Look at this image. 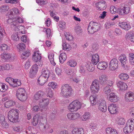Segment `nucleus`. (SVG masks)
Instances as JSON below:
<instances>
[{
  "label": "nucleus",
  "instance_id": "39448f33",
  "mask_svg": "<svg viewBox=\"0 0 134 134\" xmlns=\"http://www.w3.org/2000/svg\"><path fill=\"white\" fill-rule=\"evenodd\" d=\"M134 129V119H132L128 120L125 127L123 129V131L125 133H129L132 132Z\"/></svg>",
  "mask_w": 134,
  "mask_h": 134
},
{
  "label": "nucleus",
  "instance_id": "9d476101",
  "mask_svg": "<svg viewBox=\"0 0 134 134\" xmlns=\"http://www.w3.org/2000/svg\"><path fill=\"white\" fill-rule=\"evenodd\" d=\"M38 65L36 64L33 65L31 68L29 72V76L31 78H33L35 76L38 71Z\"/></svg>",
  "mask_w": 134,
  "mask_h": 134
},
{
  "label": "nucleus",
  "instance_id": "a878e982",
  "mask_svg": "<svg viewBox=\"0 0 134 134\" xmlns=\"http://www.w3.org/2000/svg\"><path fill=\"white\" fill-rule=\"evenodd\" d=\"M84 65H85L87 70L90 71H92L94 69V66L90 62H87L84 63Z\"/></svg>",
  "mask_w": 134,
  "mask_h": 134
},
{
  "label": "nucleus",
  "instance_id": "13d9d810",
  "mask_svg": "<svg viewBox=\"0 0 134 134\" xmlns=\"http://www.w3.org/2000/svg\"><path fill=\"white\" fill-rule=\"evenodd\" d=\"M50 15L51 16L53 17L54 19H56V21H57L59 20V18L58 17L56 16V14L55 13H53V12L50 11Z\"/></svg>",
  "mask_w": 134,
  "mask_h": 134
},
{
  "label": "nucleus",
  "instance_id": "4be33fe9",
  "mask_svg": "<svg viewBox=\"0 0 134 134\" xmlns=\"http://www.w3.org/2000/svg\"><path fill=\"white\" fill-rule=\"evenodd\" d=\"M5 120V116L2 114H0V124L3 127L6 128L8 127V125Z\"/></svg>",
  "mask_w": 134,
  "mask_h": 134
},
{
  "label": "nucleus",
  "instance_id": "680f3d73",
  "mask_svg": "<svg viewBox=\"0 0 134 134\" xmlns=\"http://www.w3.org/2000/svg\"><path fill=\"white\" fill-rule=\"evenodd\" d=\"M128 36H129V38L130 41L134 42V34L132 33L129 35L128 34L126 35V37H127Z\"/></svg>",
  "mask_w": 134,
  "mask_h": 134
},
{
  "label": "nucleus",
  "instance_id": "603ef678",
  "mask_svg": "<svg viewBox=\"0 0 134 134\" xmlns=\"http://www.w3.org/2000/svg\"><path fill=\"white\" fill-rule=\"evenodd\" d=\"M111 89L109 86H107L104 88L103 91L105 94H108L111 91Z\"/></svg>",
  "mask_w": 134,
  "mask_h": 134
},
{
  "label": "nucleus",
  "instance_id": "72a5a7b5",
  "mask_svg": "<svg viewBox=\"0 0 134 134\" xmlns=\"http://www.w3.org/2000/svg\"><path fill=\"white\" fill-rule=\"evenodd\" d=\"M41 75L44 76L46 78H48L50 75V71L47 70L46 68H43L42 69Z\"/></svg>",
  "mask_w": 134,
  "mask_h": 134
},
{
  "label": "nucleus",
  "instance_id": "f704fd0d",
  "mask_svg": "<svg viewBox=\"0 0 134 134\" xmlns=\"http://www.w3.org/2000/svg\"><path fill=\"white\" fill-rule=\"evenodd\" d=\"M106 134H118L117 132L111 127H108L106 130Z\"/></svg>",
  "mask_w": 134,
  "mask_h": 134
},
{
  "label": "nucleus",
  "instance_id": "774afa93",
  "mask_svg": "<svg viewBox=\"0 0 134 134\" xmlns=\"http://www.w3.org/2000/svg\"><path fill=\"white\" fill-rule=\"evenodd\" d=\"M110 12L112 14H115L116 12V9L114 6L111 7L110 8Z\"/></svg>",
  "mask_w": 134,
  "mask_h": 134
},
{
  "label": "nucleus",
  "instance_id": "5fc2aeb1",
  "mask_svg": "<svg viewBox=\"0 0 134 134\" xmlns=\"http://www.w3.org/2000/svg\"><path fill=\"white\" fill-rule=\"evenodd\" d=\"M2 66L3 67V70H9L13 68L12 65L10 64H7Z\"/></svg>",
  "mask_w": 134,
  "mask_h": 134
},
{
  "label": "nucleus",
  "instance_id": "423d86ee",
  "mask_svg": "<svg viewBox=\"0 0 134 134\" xmlns=\"http://www.w3.org/2000/svg\"><path fill=\"white\" fill-rule=\"evenodd\" d=\"M81 106L80 102L77 100H75L70 104L68 107V109L71 111H76L81 108Z\"/></svg>",
  "mask_w": 134,
  "mask_h": 134
},
{
  "label": "nucleus",
  "instance_id": "6ab92c4d",
  "mask_svg": "<svg viewBox=\"0 0 134 134\" xmlns=\"http://www.w3.org/2000/svg\"><path fill=\"white\" fill-rule=\"evenodd\" d=\"M99 61V57L98 54H94L92 55L91 62L93 65H96Z\"/></svg>",
  "mask_w": 134,
  "mask_h": 134
},
{
  "label": "nucleus",
  "instance_id": "0e129e2a",
  "mask_svg": "<svg viewBox=\"0 0 134 134\" xmlns=\"http://www.w3.org/2000/svg\"><path fill=\"white\" fill-rule=\"evenodd\" d=\"M57 74L58 75H60L62 72V70L60 68L56 67L55 69Z\"/></svg>",
  "mask_w": 134,
  "mask_h": 134
},
{
  "label": "nucleus",
  "instance_id": "8fccbe9b",
  "mask_svg": "<svg viewBox=\"0 0 134 134\" xmlns=\"http://www.w3.org/2000/svg\"><path fill=\"white\" fill-rule=\"evenodd\" d=\"M46 92L47 93V96L51 98L53 96V93L52 90L49 88H47L46 89Z\"/></svg>",
  "mask_w": 134,
  "mask_h": 134
},
{
  "label": "nucleus",
  "instance_id": "ea45409f",
  "mask_svg": "<svg viewBox=\"0 0 134 134\" xmlns=\"http://www.w3.org/2000/svg\"><path fill=\"white\" fill-rule=\"evenodd\" d=\"M54 54L53 53H51L49 54L48 55V57L50 62L53 65L55 66L56 63H55L53 57Z\"/></svg>",
  "mask_w": 134,
  "mask_h": 134
},
{
  "label": "nucleus",
  "instance_id": "4d7b16f0",
  "mask_svg": "<svg viewBox=\"0 0 134 134\" xmlns=\"http://www.w3.org/2000/svg\"><path fill=\"white\" fill-rule=\"evenodd\" d=\"M36 2L38 4L41 5L46 4L47 3L46 0H36Z\"/></svg>",
  "mask_w": 134,
  "mask_h": 134
},
{
  "label": "nucleus",
  "instance_id": "c756f323",
  "mask_svg": "<svg viewBox=\"0 0 134 134\" xmlns=\"http://www.w3.org/2000/svg\"><path fill=\"white\" fill-rule=\"evenodd\" d=\"M119 26L126 30H129L131 27L129 24L126 22H121L120 23Z\"/></svg>",
  "mask_w": 134,
  "mask_h": 134
},
{
  "label": "nucleus",
  "instance_id": "a211bd4d",
  "mask_svg": "<svg viewBox=\"0 0 134 134\" xmlns=\"http://www.w3.org/2000/svg\"><path fill=\"white\" fill-rule=\"evenodd\" d=\"M67 116L69 119L74 120L78 118L80 116V115L79 114L77 113H70L67 114Z\"/></svg>",
  "mask_w": 134,
  "mask_h": 134
},
{
  "label": "nucleus",
  "instance_id": "393cba45",
  "mask_svg": "<svg viewBox=\"0 0 134 134\" xmlns=\"http://www.w3.org/2000/svg\"><path fill=\"white\" fill-rule=\"evenodd\" d=\"M118 86L121 90H125L127 89V86L126 83L121 81H119L117 83Z\"/></svg>",
  "mask_w": 134,
  "mask_h": 134
},
{
  "label": "nucleus",
  "instance_id": "ddd939ff",
  "mask_svg": "<svg viewBox=\"0 0 134 134\" xmlns=\"http://www.w3.org/2000/svg\"><path fill=\"white\" fill-rule=\"evenodd\" d=\"M107 98L108 100L111 102H116L118 100V97L117 95L114 92H111L107 96Z\"/></svg>",
  "mask_w": 134,
  "mask_h": 134
},
{
  "label": "nucleus",
  "instance_id": "7c9ffc66",
  "mask_svg": "<svg viewBox=\"0 0 134 134\" xmlns=\"http://www.w3.org/2000/svg\"><path fill=\"white\" fill-rule=\"evenodd\" d=\"M39 127L40 130L42 131H44L48 130L49 127V125L46 124H44L42 123H39Z\"/></svg>",
  "mask_w": 134,
  "mask_h": 134
},
{
  "label": "nucleus",
  "instance_id": "e2e57ef3",
  "mask_svg": "<svg viewBox=\"0 0 134 134\" xmlns=\"http://www.w3.org/2000/svg\"><path fill=\"white\" fill-rule=\"evenodd\" d=\"M48 86L52 87L53 89L56 87L57 83L53 82H51L48 84Z\"/></svg>",
  "mask_w": 134,
  "mask_h": 134
},
{
  "label": "nucleus",
  "instance_id": "9b49d317",
  "mask_svg": "<svg viewBox=\"0 0 134 134\" xmlns=\"http://www.w3.org/2000/svg\"><path fill=\"white\" fill-rule=\"evenodd\" d=\"M97 9L99 10H103L107 8V4L104 1H99L96 3Z\"/></svg>",
  "mask_w": 134,
  "mask_h": 134
},
{
  "label": "nucleus",
  "instance_id": "a19ab883",
  "mask_svg": "<svg viewBox=\"0 0 134 134\" xmlns=\"http://www.w3.org/2000/svg\"><path fill=\"white\" fill-rule=\"evenodd\" d=\"M119 77L122 80H126L128 79L129 76L126 74L122 73L119 75Z\"/></svg>",
  "mask_w": 134,
  "mask_h": 134
},
{
  "label": "nucleus",
  "instance_id": "f03ea898",
  "mask_svg": "<svg viewBox=\"0 0 134 134\" xmlns=\"http://www.w3.org/2000/svg\"><path fill=\"white\" fill-rule=\"evenodd\" d=\"M72 88L69 85L65 84L62 85L60 94L63 97L69 98L72 95Z\"/></svg>",
  "mask_w": 134,
  "mask_h": 134
},
{
  "label": "nucleus",
  "instance_id": "bb28decb",
  "mask_svg": "<svg viewBox=\"0 0 134 134\" xmlns=\"http://www.w3.org/2000/svg\"><path fill=\"white\" fill-rule=\"evenodd\" d=\"M1 58L4 60L9 59L13 60L14 59V57L10 54H3L1 55Z\"/></svg>",
  "mask_w": 134,
  "mask_h": 134
},
{
  "label": "nucleus",
  "instance_id": "69168bd1",
  "mask_svg": "<svg viewBox=\"0 0 134 134\" xmlns=\"http://www.w3.org/2000/svg\"><path fill=\"white\" fill-rule=\"evenodd\" d=\"M81 65L80 66V69L79 70V72L81 73L85 74V73L86 71L84 69V66L85 65Z\"/></svg>",
  "mask_w": 134,
  "mask_h": 134
},
{
  "label": "nucleus",
  "instance_id": "c9c22d12",
  "mask_svg": "<svg viewBox=\"0 0 134 134\" xmlns=\"http://www.w3.org/2000/svg\"><path fill=\"white\" fill-rule=\"evenodd\" d=\"M60 62L61 63H63L66 58V55L64 53H61L59 57Z\"/></svg>",
  "mask_w": 134,
  "mask_h": 134
},
{
  "label": "nucleus",
  "instance_id": "473e14b6",
  "mask_svg": "<svg viewBox=\"0 0 134 134\" xmlns=\"http://www.w3.org/2000/svg\"><path fill=\"white\" fill-rule=\"evenodd\" d=\"M19 13V10L18 9L14 8L10 9V11L8 13V15H11L13 16H14L17 15Z\"/></svg>",
  "mask_w": 134,
  "mask_h": 134
},
{
  "label": "nucleus",
  "instance_id": "864d4df0",
  "mask_svg": "<svg viewBox=\"0 0 134 134\" xmlns=\"http://www.w3.org/2000/svg\"><path fill=\"white\" fill-rule=\"evenodd\" d=\"M98 109H99L101 111H102L103 112H105L107 110V107L106 106V105H102V106H100L98 107Z\"/></svg>",
  "mask_w": 134,
  "mask_h": 134
},
{
  "label": "nucleus",
  "instance_id": "09e8293b",
  "mask_svg": "<svg viewBox=\"0 0 134 134\" xmlns=\"http://www.w3.org/2000/svg\"><path fill=\"white\" fill-rule=\"evenodd\" d=\"M67 64L71 67H75L77 63L73 60H69L67 63Z\"/></svg>",
  "mask_w": 134,
  "mask_h": 134
},
{
  "label": "nucleus",
  "instance_id": "dca6fc26",
  "mask_svg": "<svg viewBox=\"0 0 134 134\" xmlns=\"http://www.w3.org/2000/svg\"><path fill=\"white\" fill-rule=\"evenodd\" d=\"M119 60L121 63L122 66L125 68L127 66L126 63H127L126 55L125 54L120 55L119 57Z\"/></svg>",
  "mask_w": 134,
  "mask_h": 134
},
{
  "label": "nucleus",
  "instance_id": "052dcab7",
  "mask_svg": "<svg viewBox=\"0 0 134 134\" xmlns=\"http://www.w3.org/2000/svg\"><path fill=\"white\" fill-rule=\"evenodd\" d=\"M9 9V7L7 5H3L1 7V9L3 12L7 11Z\"/></svg>",
  "mask_w": 134,
  "mask_h": 134
},
{
  "label": "nucleus",
  "instance_id": "4c0bfd02",
  "mask_svg": "<svg viewBox=\"0 0 134 134\" xmlns=\"http://www.w3.org/2000/svg\"><path fill=\"white\" fill-rule=\"evenodd\" d=\"M30 55V52L29 51H24L22 52L21 57L24 59H26Z\"/></svg>",
  "mask_w": 134,
  "mask_h": 134
},
{
  "label": "nucleus",
  "instance_id": "bf43d9fd",
  "mask_svg": "<svg viewBox=\"0 0 134 134\" xmlns=\"http://www.w3.org/2000/svg\"><path fill=\"white\" fill-rule=\"evenodd\" d=\"M117 121V124L119 125H123L125 123V120L122 118H120Z\"/></svg>",
  "mask_w": 134,
  "mask_h": 134
},
{
  "label": "nucleus",
  "instance_id": "2eb2a0df",
  "mask_svg": "<svg viewBox=\"0 0 134 134\" xmlns=\"http://www.w3.org/2000/svg\"><path fill=\"white\" fill-rule=\"evenodd\" d=\"M108 109L110 113L112 114L115 113L118 110L116 105L113 104H109Z\"/></svg>",
  "mask_w": 134,
  "mask_h": 134
},
{
  "label": "nucleus",
  "instance_id": "1a4fd4ad",
  "mask_svg": "<svg viewBox=\"0 0 134 134\" xmlns=\"http://www.w3.org/2000/svg\"><path fill=\"white\" fill-rule=\"evenodd\" d=\"M118 61L116 58L112 59L109 62V69L110 71H113L117 69L118 66Z\"/></svg>",
  "mask_w": 134,
  "mask_h": 134
},
{
  "label": "nucleus",
  "instance_id": "6e6552de",
  "mask_svg": "<svg viewBox=\"0 0 134 134\" xmlns=\"http://www.w3.org/2000/svg\"><path fill=\"white\" fill-rule=\"evenodd\" d=\"M99 84L98 80H95L92 82L91 86V92L92 94L97 93L99 89Z\"/></svg>",
  "mask_w": 134,
  "mask_h": 134
},
{
  "label": "nucleus",
  "instance_id": "aec40b11",
  "mask_svg": "<svg viewBox=\"0 0 134 134\" xmlns=\"http://www.w3.org/2000/svg\"><path fill=\"white\" fill-rule=\"evenodd\" d=\"M48 79L44 76L41 75L38 79L37 82L39 84L42 86L47 81Z\"/></svg>",
  "mask_w": 134,
  "mask_h": 134
},
{
  "label": "nucleus",
  "instance_id": "3c124183",
  "mask_svg": "<svg viewBox=\"0 0 134 134\" xmlns=\"http://www.w3.org/2000/svg\"><path fill=\"white\" fill-rule=\"evenodd\" d=\"M65 36L66 40L68 41H70L73 39V37L69 32H66L65 34Z\"/></svg>",
  "mask_w": 134,
  "mask_h": 134
},
{
  "label": "nucleus",
  "instance_id": "c85d7f7f",
  "mask_svg": "<svg viewBox=\"0 0 134 134\" xmlns=\"http://www.w3.org/2000/svg\"><path fill=\"white\" fill-rule=\"evenodd\" d=\"M97 96L96 94L94 95L93 94V96H91L90 97V100L91 104L93 105L96 104L97 102Z\"/></svg>",
  "mask_w": 134,
  "mask_h": 134
},
{
  "label": "nucleus",
  "instance_id": "de8ad7c7",
  "mask_svg": "<svg viewBox=\"0 0 134 134\" xmlns=\"http://www.w3.org/2000/svg\"><path fill=\"white\" fill-rule=\"evenodd\" d=\"M0 48L1 51H5V50H8L9 49V47L5 44H2L0 45Z\"/></svg>",
  "mask_w": 134,
  "mask_h": 134
},
{
  "label": "nucleus",
  "instance_id": "412c9836",
  "mask_svg": "<svg viewBox=\"0 0 134 134\" xmlns=\"http://www.w3.org/2000/svg\"><path fill=\"white\" fill-rule=\"evenodd\" d=\"M44 92L41 90H39L34 95V99L38 100L42 98L44 95Z\"/></svg>",
  "mask_w": 134,
  "mask_h": 134
},
{
  "label": "nucleus",
  "instance_id": "7ed1b4c3",
  "mask_svg": "<svg viewBox=\"0 0 134 134\" xmlns=\"http://www.w3.org/2000/svg\"><path fill=\"white\" fill-rule=\"evenodd\" d=\"M100 25L98 23L94 21L90 22L88 27V32L90 34H93L100 29Z\"/></svg>",
  "mask_w": 134,
  "mask_h": 134
},
{
  "label": "nucleus",
  "instance_id": "e433bc0d",
  "mask_svg": "<svg viewBox=\"0 0 134 134\" xmlns=\"http://www.w3.org/2000/svg\"><path fill=\"white\" fill-rule=\"evenodd\" d=\"M62 46L63 50L68 51L70 49V46L68 44H67L65 41H63Z\"/></svg>",
  "mask_w": 134,
  "mask_h": 134
},
{
  "label": "nucleus",
  "instance_id": "79ce46f5",
  "mask_svg": "<svg viewBox=\"0 0 134 134\" xmlns=\"http://www.w3.org/2000/svg\"><path fill=\"white\" fill-rule=\"evenodd\" d=\"M25 44L22 43H19L17 46V48L19 49L20 51L25 50Z\"/></svg>",
  "mask_w": 134,
  "mask_h": 134
},
{
  "label": "nucleus",
  "instance_id": "37998d69",
  "mask_svg": "<svg viewBox=\"0 0 134 134\" xmlns=\"http://www.w3.org/2000/svg\"><path fill=\"white\" fill-rule=\"evenodd\" d=\"M129 58L130 63L134 65V54L131 53L129 54Z\"/></svg>",
  "mask_w": 134,
  "mask_h": 134
},
{
  "label": "nucleus",
  "instance_id": "c03bdc74",
  "mask_svg": "<svg viewBox=\"0 0 134 134\" xmlns=\"http://www.w3.org/2000/svg\"><path fill=\"white\" fill-rule=\"evenodd\" d=\"M7 86L4 83H0V91L2 92H4L7 90Z\"/></svg>",
  "mask_w": 134,
  "mask_h": 134
},
{
  "label": "nucleus",
  "instance_id": "4468645a",
  "mask_svg": "<svg viewBox=\"0 0 134 134\" xmlns=\"http://www.w3.org/2000/svg\"><path fill=\"white\" fill-rule=\"evenodd\" d=\"M125 99L127 102L133 101L134 100V93L131 92L126 93L125 96Z\"/></svg>",
  "mask_w": 134,
  "mask_h": 134
},
{
  "label": "nucleus",
  "instance_id": "f3484780",
  "mask_svg": "<svg viewBox=\"0 0 134 134\" xmlns=\"http://www.w3.org/2000/svg\"><path fill=\"white\" fill-rule=\"evenodd\" d=\"M39 51H37L34 52L33 55L32 59L35 62H37L40 60L41 58V54L39 53Z\"/></svg>",
  "mask_w": 134,
  "mask_h": 134
},
{
  "label": "nucleus",
  "instance_id": "f257e3e1",
  "mask_svg": "<svg viewBox=\"0 0 134 134\" xmlns=\"http://www.w3.org/2000/svg\"><path fill=\"white\" fill-rule=\"evenodd\" d=\"M49 99H48L43 98L40 101L39 104L41 106V108H39L38 106L35 105L32 108L33 111H38L40 110L41 112L44 111L47 109V105L48 104Z\"/></svg>",
  "mask_w": 134,
  "mask_h": 134
},
{
  "label": "nucleus",
  "instance_id": "49530a36",
  "mask_svg": "<svg viewBox=\"0 0 134 134\" xmlns=\"http://www.w3.org/2000/svg\"><path fill=\"white\" fill-rule=\"evenodd\" d=\"M98 107L102 106V105L104 106L106 105V102L105 100L103 99H99L97 102Z\"/></svg>",
  "mask_w": 134,
  "mask_h": 134
},
{
  "label": "nucleus",
  "instance_id": "6e6d98bb",
  "mask_svg": "<svg viewBox=\"0 0 134 134\" xmlns=\"http://www.w3.org/2000/svg\"><path fill=\"white\" fill-rule=\"evenodd\" d=\"M11 38L12 40L15 41L18 40L19 37L17 34L15 33L12 34L11 36Z\"/></svg>",
  "mask_w": 134,
  "mask_h": 134
},
{
  "label": "nucleus",
  "instance_id": "20e7f679",
  "mask_svg": "<svg viewBox=\"0 0 134 134\" xmlns=\"http://www.w3.org/2000/svg\"><path fill=\"white\" fill-rule=\"evenodd\" d=\"M19 110H18L12 109L8 112V118L11 122H15L19 117Z\"/></svg>",
  "mask_w": 134,
  "mask_h": 134
},
{
  "label": "nucleus",
  "instance_id": "cd10ccee",
  "mask_svg": "<svg viewBox=\"0 0 134 134\" xmlns=\"http://www.w3.org/2000/svg\"><path fill=\"white\" fill-rule=\"evenodd\" d=\"M15 102L13 100H9L6 102L4 103V107L7 108H9L14 106L15 105Z\"/></svg>",
  "mask_w": 134,
  "mask_h": 134
},
{
  "label": "nucleus",
  "instance_id": "a18cd8bd",
  "mask_svg": "<svg viewBox=\"0 0 134 134\" xmlns=\"http://www.w3.org/2000/svg\"><path fill=\"white\" fill-rule=\"evenodd\" d=\"M89 113H85L82 116V120L83 121H86L87 119H89L90 118L91 115Z\"/></svg>",
  "mask_w": 134,
  "mask_h": 134
},
{
  "label": "nucleus",
  "instance_id": "338daca9",
  "mask_svg": "<svg viewBox=\"0 0 134 134\" xmlns=\"http://www.w3.org/2000/svg\"><path fill=\"white\" fill-rule=\"evenodd\" d=\"M76 33H80L82 32V30L81 27L79 26H75L74 29Z\"/></svg>",
  "mask_w": 134,
  "mask_h": 134
},
{
  "label": "nucleus",
  "instance_id": "5701e85b",
  "mask_svg": "<svg viewBox=\"0 0 134 134\" xmlns=\"http://www.w3.org/2000/svg\"><path fill=\"white\" fill-rule=\"evenodd\" d=\"M108 81L107 76L105 75H102L99 78V81L101 85H104L106 84Z\"/></svg>",
  "mask_w": 134,
  "mask_h": 134
},
{
  "label": "nucleus",
  "instance_id": "f8f14e48",
  "mask_svg": "<svg viewBox=\"0 0 134 134\" xmlns=\"http://www.w3.org/2000/svg\"><path fill=\"white\" fill-rule=\"evenodd\" d=\"M130 7L128 5H125L124 7H122L119 10V13L121 15L127 14L130 12Z\"/></svg>",
  "mask_w": 134,
  "mask_h": 134
},
{
  "label": "nucleus",
  "instance_id": "0eeeda50",
  "mask_svg": "<svg viewBox=\"0 0 134 134\" xmlns=\"http://www.w3.org/2000/svg\"><path fill=\"white\" fill-rule=\"evenodd\" d=\"M16 96L17 98L21 101H25L27 96L25 90L23 88H19L16 91Z\"/></svg>",
  "mask_w": 134,
  "mask_h": 134
},
{
  "label": "nucleus",
  "instance_id": "b1692460",
  "mask_svg": "<svg viewBox=\"0 0 134 134\" xmlns=\"http://www.w3.org/2000/svg\"><path fill=\"white\" fill-rule=\"evenodd\" d=\"M108 63L105 62H100L97 65V67L100 70H105L108 66Z\"/></svg>",
  "mask_w": 134,
  "mask_h": 134
},
{
  "label": "nucleus",
  "instance_id": "2f4dec72",
  "mask_svg": "<svg viewBox=\"0 0 134 134\" xmlns=\"http://www.w3.org/2000/svg\"><path fill=\"white\" fill-rule=\"evenodd\" d=\"M73 134H84V130L82 128H75L72 131Z\"/></svg>",
  "mask_w": 134,
  "mask_h": 134
},
{
  "label": "nucleus",
  "instance_id": "58836bf2",
  "mask_svg": "<svg viewBox=\"0 0 134 134\" xmlns=\"http://www.w3.org/2000/svg\"><path fill=\"white\" fill-rule=\"evenodd\" d=\"M39 118L38 115H35L34 117L32 123L34 126H36L38 123L39 121Z\"/></svg>",
  "mask_w": 134,
  "mask_h": 134
}]
</instances>
